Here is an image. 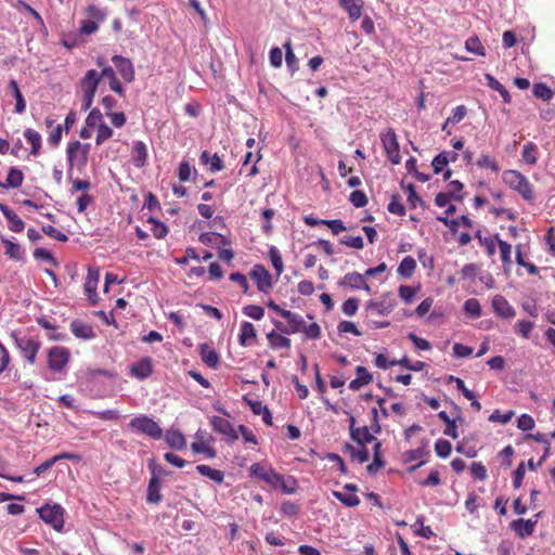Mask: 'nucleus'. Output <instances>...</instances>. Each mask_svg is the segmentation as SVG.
Here are the masks:
<instances>
[{"instance_id": "12", "label": "nucleus", "mask_w": 555, "mask_h": 555, "mask_svg": "<svg viewBox=\"0 0 555 555\" xmlns=\"http://www.w3.org/2000/svg\"><path fill=\"white\" fill-rule=\"evenodd\" d=\"M153 371V362L150 357H144L130 366V375L139 380L149 378Z\"/></svg>"}, {"instance_id": "5", "label": "nucleus", "mask_w": 555, "mask_h": 555, "mask_svg": "<svg viewBox=\"0 0 555 555\" xmlns=\"http://www.w3.org/2000/svg\"><path fill=\"white\" fill-rule=\"evenodd\" d=\"M90 149L91 145L89 143H81L77 140L68 143L66 154L69 163V173L75 165L78 167L87 165Z\"/></svg>"}, {"instance_id": "19", "label": "nucleus", "mask_w": 555, "mask_h": 555, "mask_svg": "<svg viewBox=\"0 0 555 555\" xmlns=\"http://www.w3.org/2000/svg\"><path fill=\"white\" fill-rule=\"evenodd\" d=\"M0 211L8 220L9 229L15 233L24 230V221L5 204L0 203Z\"/></svg>"}, {"instance_id": "2", "label": "nucleus", "mask_w": 555, "mask_h": 555, "mask_svg": "<svg viewBox=\"0 0 555 555\" xmlns=\"http://www.w3.org/2000/svg\"><path fill=\"white\" fill-rule=\"evenodd\" d=\"M128 428L134 434H142L155 440H159L163 437L160 426L145 414L133 417L128 423Z\"/></svg>"}, {"instance_id": "28", "label": "nucleus", "mask_w": 555, "mask_h": 555, "mask_svg": "<svg viewBox=\"0 0 555 555\" xmlns=\"http://www.w3.org/2000/svg\"><path fill=\"white\" fill-rule=\"evenodd\" d=\"M535 521L531 519L519 518L512 522V528L518 533L519 537L526 538L531 535L534 531Z\"/></svg>"}, {"instance_id": "15", "label": "nucleus", "mask_w": 555, "mask_h": 555, "mask_svg": "<svg viewBox=\"0 0 555 555\" xmlns=\"http://www.w3.org/2000/svg\"><path fill=\"white\" fill-rule=\"evenodd\" d=\"M492 307L496 315L503 319H512L516 311L513 306L502 295H495L492 299Z\"/></svg>"}, {"instance_id": "57", "label": "nucleus", "mask_w": 555, "mask_h": 555, "mask_svg": "<svg viewBox=\"0 0 555 555\" xmlns=\"http://www.w3.org/2000/svg\"><path fill=\"white\" fill-rule=\"evenodd\" d=\"M193 172H196V170L188 162H181L179 164L178 177L180 181H190Z\"/></svg>"}, {"instance_id": "46", "label": "nucleus", "mask_w": 555, "mask_h": 555, "mask_svg": "<svg viewBox=\"0 0 555 555\" xmlns=\"http://www.w3.org/2000/svg\"><path fill=\"white\" fill-rule=\"evenodd\" d=\"M191 450L195 454H205L207 459H214L217 454L214 448L206 446L203 441L192 442Z\"/></svg>"}, {"instance_id": "35", "label": "nucleus", "mask_w": 555, "mask_h": 555, "mask_svg": "<svg viewBox=\"0 0 555 555\" xmlns=\"http://www.w3.org/2000/svg\"><path fill=\"white\" fill-rule=\"evenodd\" d=\"M485 79L487 81V86L498 91L501 96L503 98L504 103H509L512 98L507 89L498 80L495 79L491 74H485Z\"/></svg>"}, {"instance_id": "59", "label": "nucleus", "mask_w": 555, "mask_h": 555, "mask_svg": "<svg viewBox=\"0 0 555 555\" xmlns=\"http://www.w3.org/2000/svg\"><path fill=\"white\" fill-rule=\"evenodd\" d=\"M388 211L397 215V216H404L405 215V208L403 204L400 202V198L398 195H392L391 199L387 207Z\"/></svg>"}, {"instance_id": "14", "label": "nucleus", "mask_w": 555, "mask_h": 555, "mask_svg": "<svg viewBox=\"0 0 555 555\" xmlns=\"http://www.w3.org/2000/svg\"><path fill=\"white\" fill-rule=\"evenodd\" d=\"M396 302L392 299H382V300H369L365 305V309L367 312L378 314V315H388L395 308Z\"/></svg>"}, {"instance_id": "10", "label": "nucleus", "mask_w": 555, "mask_h": 555, "mask_svg": "<svg viewBox=\"0 0 555 555\" xmlns=\"http://www.w3.org/2000/svg\"><path fill=\"white\" fill-rule=\"evenodd\" d=\"M250 276L256 282L259 292L268 293L271 289V274L262 264H255L250 271Z\"/></svg>"}, {"instance_id": "48", "label": "nucleus", "mask_w": 555, "mask_h": 555, "mask_svg": "<svg viewBox=\"0 0 555 555\" xmlns=\"http://www.w3.org/2000/svg\"><path fill=\"white\" fill-rule=\"evenodd\" d=\"M532 92H533L534 96H537L543 101L551 100L554 94L552 89L543 82L535 83L533 86Z\"/></svg>"}, {"instance_id": "43", "label": "nucleus", "mask_w": 555, "mask_h": 555, "mask_svg": "<svg viewBox=\"0 0 555 555\" xmlns=\"http://www.w3.org/2000/svg\"><path fill=\"white\" fill-rule=\"evenodd\" d=\"M269 258L274 268L276 275L280 276L284 270V264L280 250L275 246L269 248Z\"/></svg>"}, {"instance_id": "49", "label": "nucleus", "mask_w": 555, "mask_h": 555, "mask_svg": "<svg viewBox=\"0 0 555 555\" xmlns=\"http://www.w3.org/2000/svg\"><path fill=\"white\" fill-rule=\"evenodd\" d=\"M436 454L441 459H447L452 451V444L449 440L438 439L435 443Z\"/></svg>"}, {"instance_id": "64", "label": "nucleus", "mask_w": 555, "mask_h": 555, "mask_svg": "<svg viewBox=\"0 0 555 555\" xmlns=\"http://www.w3.org/2000/svg\"><path fill=\"white\" fill-rule=\"evenodd\" d=\"M358 308H359V299L353 298V297L345 300L341 306L343 312L348 317L354 315L358 311Z\"/></svg>"}, {"instance_id": "33", "label": "nucleus", "mask_w": 555, "mask_h": 555, "mask_svg": "<svg viewBox=\"0 0 555 555\" xmlns=\"http://www.w3.org/2000/svg\"><path fill=\"white\" fill-rule=\"evenodd\" d=\"M24 138L31 146L30 155L37 156L41 149V134L31 128H27L24 131Z\"/></svg>"}, {"instance_id": "7", "label": "nucleus", "mask_w": 555, "mask_h": 555, "mask_svg": "<svg viewBox=\"0 0 555 555\" xmlns=\"http://www.w3.org/2000/svg\"><path fill=\"white\" fill-rule=\"evenodd\" d=\"M380 141L384 151L391 164L398 165L401 162L400 147L397 134L392 128L380 132Z\"/></svg>"}, {"instance_id": "40", "label": "nucleus", "mask_w": 555, "mask_h": 555, "mask_svg": "<svg viewBox=\"0 0 555 555\" xmlns=\"http://www.w3.org/2000/svg\"><path fill=\"white\" fill-rule=\"evenodd\" d=\"M1 241L5 246V255L15 260H22L24 258V253L20 244L4 237H2Z\"/></svg>"}, {"instance_id": "16", "label": "nucleus", "mask_w": 555, "mask_h": 555, "mask_svg": "<svg viewBox=\"0 0 555 555\" xmlns=\"http://www.w3.org/2000/svg\"><path fill=\"white\" fill-rule=\"evenodd\" d=\"M69 327L73 335L77 338L89 340L95 337L93 327L79 319L73 320Z\"/></svg>"}, {"instance_id": "47", "label": "nucleus", "mask_w": 555, "mask_h": 555, "mask_svg": "<svg viewBox=\"0 0 555 555\" xmlns=\"http://www.w3.org/2000/svg\"><path fill=\"white\" fill-rule=\"evenodd\" d=\"M464 311L466 314L477 319L481 315V306L476 298H469L464 302Z\"/></svg>"}, {"instance_id": "62", "label": "nucleus", "mask_w": 555, "mask_h": 555, "mask_svg": "<svg viewBox=\"0 0 555 555\" xmlns=\"http://www.w3.org/2000/svg\"><path fill=\"white\" fill-rule=\"evenodd\" d=\"M112 135L113 130L105 122H101L98 125V134L95 138V143L100 145L105 140L109 139Z\"/></svg>"}, {"instance_id": "30", "label": "nucleus", "mask_w": 555, "mask_h": 555, "mask_svg": "<svg viewBox=\"0 0 555 555\" xmlns=\"http://www.w3.org/2000/svg\"><path fill=\"white\" fill-rule=\"evenodd\" d=\"M341 8H344L351 21L360 18L362 13V0H339Z\"/></svg>"}, {"instance_id": "26", "label": "nucleus", "mask_w": 555, "mask_h": 555, "mask_svg": "<svg viewBox=\"0 0 555 555\" xmlns=\"http://www.w3.org/2000/svg\"><path fill=\"white\" fill-rule=\"evenodd\" d=\"M23 180H24V175L23 172L15 168V167H11L9 172H8V177H7V180L5 182H2L0 181V188H3V189H17L22 185L23 183Z\"/></svg>"}, {"instance_id": "39", "label": "nucleus", "mask_w": 555, "mask_h": 555, "mask_svg": "<svg viewBox=\"0 0 555 555\" xmlns=\"http://www.w3.org/2000/svg\"><path fill=\"white\" fill-rule=\"evenodd\" d=\"M429 454L428 451V441H424L423 444L414 450L406 451L404 453V461L405 462H413V461H422L425 456Z\"/></svg>"}, {"instance_id": "61", "label": "nucleus", "mask_w": 555, "mask_h": 555, "mask_svg": "<svg viewBox=\"0 0 555 555\" xmlns=\"http://www.w3.org/2000/svg\"><path fill=\"white\" fill-rule=\"evenodd\" d=\"M339 243L341 245H346V246L354 248V249H362L363 246H364L363 238L360 235H358V236H349V235L343 236L339 240Z\"/></svg>"}, {"instance_id": "17", "label": "nucleus", "mask_w": 555, "mask_h": 555, "mask_svg": "<svg viewBox=\"0 0 555 555\" xmlns=\"http://www.w3.org/2000/svg\"><path fill=\"white\" fill-rule=\"evenodd\" d=\"M100 279L99 269L88 268V274L85 282V292L89 300L95 304L98 300L96 287Z\"/></svg>"}, {"instance_id": "34", "label": "nucleus", "mask_w": 555, "mask_h": 555, "mask_svg": "<svg viewBox=\"0 0 555 555\" xmlns=\"http://www.w3.org/2000/svg\"><path fill=\"white\" fill-rule=\"evenodd\" d=\"M351 439L359 446H365L376 440L374 435L370 433L367 426L359 427L357 430H352Z\"/></svg>"}, {"instance_id": "51", "label": "nucleus", "mask_w": 555, "mask_h": 555, "mask_svg": "<svg viewBox=\"0 0 555 555\" xmlns=\"http://www.w3.org/2000/svg\"><path fill=\"white\" fill-rule=\"evenodd\" d=\"M522 159L529 164L534 165L538 160L537 158V145L532 142H529L524 145L522 149Z\"/></svg>"}, {"instance_id": "6", "label": "nucleus", "mask_w": 555, "mask_h": 555, "mask_svg": "<svg viewBox=\"0 0 555 555\" xmlns=\"http://www.w3.org/2000/svg\"><path fill=\"white\" fill-rule=\"evenodd\" d=\"M11 337L22 356L30 363L36 362L37 353L40 349V343L28 336H21L17 332H12Z\"/></svg>"}, {"instance_id": "22", "label": "nucleus", "mask_w": 555, "mask_h": 555, "mask_svg": "<svg viewBox=\"0 0 555 555\" xmlns=\"http://www.w3.org/2000/svg\"><path fill=\"white\" fill-rule=\"evenodd\" d=\"M165 442L169 448L175 450H183L186 447L184 435L178 429H169L164 436Z\"/></svg>"}, {"instance_id": "52", "label": "nucleus", "mask_w": 555, "mask_h": 555, "mask_svg": "<svg viewBox=\"0 0 555 555\" xmlns=\"http://www.w3.org/2000/svg\"><path fill=\"white\" fill-rule=\"evenodd\" d=\"M449 164V157L446 151L436 155L431 162L434 172L436 175L442 172L443 168Z\"/></svg>"}, {"instance_id": "60", "label": "nucleus", "mask_w": 555, "mask_h": 555, "mask_svg": "<svg viewBox=\"0 0 555 555\" xmlns=\"http://www.w3.org/2000/svg\"><path fill=\"white\" fill-rule=\"evenodd\" d=\"M243 313L254 320H261L264 315V310L260 306L248 305L243 308Z\"/></svg>"}, {"instance_id": "13", "label": "nucleus", "mask_w": 555, "mask_h": 555, "mask_svg": "<svg viewBox=\"0 0 555 555\" xmlns=\"http://www.w3.org/2000/svg\"><path fill=\"white\" fill-rule=\"evenodd\" d=\"M112 62L126 82H132L134 80V67L129 59L121 55H114Z\"/></svg>"}, {"instance_id": "32", "label": "nucleus", "mask_w": 555, "mask_h": 555, "mask_svg": "<svg viewBox=\"0 0 555 555\" xmlns=\"http://www.w3.org/2000/svg\"><path fill=\"white\" fill-rule=\"evenodd\" d=\"M282 318L287 321L289 332L298 333L304 328L305 320L297 313H294L289 310L282 312Z\"/></svg>"}, {"instance_id": "29", "label": "nucleus", "mask_w": 555, "mask_h": 555, "mask_svg": "<svg viewBox=\"0 0 555 555\" xmlns=\"http://www.w3.org/2000/svg\"><path fill=\"white\" fill-rule=\"evenodd\" d=\"M345 452H347L352 460L358 461L360 464L367 462L370 459V452L365 446H359V448H357L350 443H346Z\"/></svg>"}, {"instance_id": "56", "label": "nucleus", "mask_w": 555, "mask_h": 555, "mask_svg": "<svg viewBox=\"0 0 555 555\" xmlns=\"http://www.w3.org/2000/svg\"><path fill=\"white\" fill-rule=\"evenodd\" d=\"M349 201L356 208H362L367 204V196L363 191L356 190L350 193Z\"/></svg>"}, {"instance_id": "18", "label": "nucleus", "mask_w": 555, "mask_h": 555, "mask_svg": "<svg viewBox=\"0 0 555 555\" xmlns=\"http://www.w3.org/2000/svg\"><path fill=\"white\" fill-rule=\"evenodd\" d=\"M101 76L95 69H89L80 81L82 93L95 94Z\"/></svg>"}, {"instance_id": "36", "label": "nucleus", "mask_w": 555, "mask_h": 555, "mask_svg": "<svg viewBox=\"0 0 555 555\" xmlns=\"http://www.w3.org/2000/svg\"><path fill=\"white\" fill-rule=\"evenodd\" d=\"M196 470L205 477H208L216 483H222L224 479V473L222 470L212 468L205 464H199L196 466Z\"/></svg>"}, {"instance_id": "4", "label": "nucleus", "mask_w": 555, "mask_h": 555, "mask_svg": "<svg viewBox=\"0 0 555 555\" xmlns=\"http://www.w3.org/2000/svg\"><path fill=\"white\" fill-rule=\"evenodd\" d=\"M39 518L47 525L51 526L55 531L61 532L64 528L65 509L57 503H46L37 508Z\"/></svg>"}, {"instance_id": "41", "label": "nucleus", "mask_w": 555, "mask_h": 555, "mask_svg": "<svg viewBox=\"0 0 555 555\" xmlns=\"http://www.w3.org/2000/svg\"><path fill=\"white\" fill-rule=\"evenodd\" d=\"M498 246L500 248L501 260L504 266L512 264V246L507 242L500 238L499 234L495 235Z\"/></svg>"}, {"instance_id": "9", "label": "nucleus", "mask_w": 555, "mask_h": 555, "mask_svg": "<svg viewBox=\"0 0 555 555\" xmlns=\"http://www.w3.org/2000/svg\"><path fill=\"white\" fill-rule=\"evenodd\" d=\"M249 474L253 478L260 479L272 488H279V481H282L281 474L276 473L272 467L264 466L260 463L251 464Z\"/></svg>"}, {"instance_id": "20", "label": "nucleus", "mask_w": 555, "mask_h": 555, "mask_svg": "<svg viewBox=\"0 0 555 555\" xmlns=\"http://www.w3.org/2000/svg\"><path fill=\"white\" fill-rule=\"evenodd\" d=\"M162 482L160 478L153 474L147 485L146 502L149 504H159L163 500L160 493Z\"/></svg>"}, {"instance_id": "8", "label": "nucleus", "mask_w": 555, "mask_h": 555, "mask_svg": "<svg viewBox=\"0 0 555 555\" xmlns=\"http://www.w3.org/2000/svg\"><path fill=\"white\" fill-rule=\"evenodd\" d=\"M70 359L69 350L63 346H54L48 350V367L61 373L65 370Z\"/></svg>"}, {"instance_id": "58", "label": "nucleus", "mask_w": 555, "mask_h": 555, "mask_svg": "<svg viewBox=\"0 0 555 555\" xmlns=\"http://www.w3.org/2000/svg\"><path fill=\"white\" fill-rule=\"evenodd\" d=\"M513 416H514L513 411H507L505 413H502L500 410H494L489 416V422L507 424L512 420Z\"/></svg>"}, {"instance_id": "21", "label": "nucleus", "mask_w": 555, "mask_h": 555, "mask_svg": "<svg viewBox=\"0 0 555 555\" xmlns=\"http://www.w3.org/2000/svg\"><path fill=\"white\" fill-rule=\"evenodd\" d=\"M147 147L143 141H134L131 151V160L135 168H143L146 165Z\"/></svg>"}, {"instance_id": "53", "label": "nucleus", "mask_w": 555, "mask_h": 555, "mask_svg": "<svg viewBox=\"0 0 555 555\" xmlns=\"http://www.w3.org/2000/svg\"><path fill=\"white\" fill-rule=\"evenodd\" d=\"M149 222L152 223L151 231H152L154 237L164 238L168 234V227L165 223H163L152 217L149 219Z\"/></svg>"}, {"instance_id": "3", "label": "nucleus", "mask_w": 555, "mask_h": 555, "mask_svg": "<svg viewBox=\"0 0 555 555\" xmlns=\"http://www.w3.org/2000/svg\"><path fill=\"white\" fill-rule=\"evenodd\" d=\"M85 12L87 18L80 22L79 33L90 36L99 30L100 25L106 20L107 12L94 4H89Z\"/></svg>"}, {"instance_id": "24", "label": "nucleus", "mask_w": 555, "mask_h": 555, "mask_svg": "<svg viewBox=\"0 0 555 555\" xmlns=\"http://www.w3.org/2000/svg\"><path fill=\"white\" fill-rule=\"evenodd\" d=\"M199 356L202 361L210 369H217L220 357L217 351L207 344L199 345Z\"/></svg>"}, {"instance_id": "63", "label": "nucleus", "mask_w": 555, "mask_h": 555, "mask_svg": "<svg viewBox=\"0 0 555 555\" xmlns=\"http://www.w3.org/2000/svg\"><path fill=\"white\" fill-rule=\"evenodd\" d=\"M42 232L46 235H48V236H50V237H52V238H54V240H56L59 242H67L68 241V236L65 233L59 231L53 225H43L42 227Z\"/></svg>"}, {"instance_id": "55", "label": "nucleus", "mask_w": 555, "mask_h": 555, "mask_svg": "<svg viewBox=\"0 0 555 555\" xmlns=\"http://www.w3.org/2000/svg\"><path fill=\"white\" fill-rule=\"evenodd\" d=\"M279 487L286 494H293L297 490V481L293 476L284 477L282 475V481H279Z\"/></svg>"}, {"instance_id": "25", "label": "nucleus", "mask_w": 555, "mask_h": 555, "mask_svg": "<svg viewBox=\"0 0 555 555\" xmlns=\"http://www.w3.org/2000/svg\"><path fill=\"white\" fill-rule=\"evenodd\" d=\"M256 339L255 326L247 321L241 323L238 341L242 346H250Z\"/></svg>"}, {"instance_id": "37", "label": "nucleus", "mask_w": 555, "mask_h": 555, "mask_svg": "<svg viewBox=\"0 0 555 555\" xmlns=\"http://www.w3.org/2000/svg\"><path fill=\"white\" fill-rule=\"evenodd\" d=\"M415 269H416L415 259L411 256H406L401 260V262L397 269V272L402 278L409 279L413 275Z\"/></svg>"}, {"instance_id": "11", "label": "nucleus", "mask_w": 555, "mask_h": 555, "mask_svg": "<svg viewBox=\"0 0 555 555\" xmlns=\"http://www.w3.org/2000/svg\"><path fill=\"white\" fill-rule=\"evenodd\" d=\"M210 425L212 429L224 437H227L229 442H233L238 438L236 430L233 425L224 417L221 416H212L210 418Z\"/></svg>"}, {"instance_id": "23", "label": "nucleus", "mask_w": 555, "mask_h": 555, "mask_svg": "<svg viewBox=\"0 0 555 555\" xmlns=\"http://www.w3.org/2000/svg\"><path fill=\"white\" fill-rule=\"evenodd\" d=\"M99 75L101 76V79H103V78L108 79L109 88L112 91L116 92L120 96L125 95V89H124L122 85L120 83V81L117 79L116 74L112 66H104L101 70V73H99Z\"/></svg>"}, {"instance_id": "54", "label": "nucleus", "mask_w": 555, "mask_h": 555, "mask_svg": "<svg viewBox=\"0 0 555 555\" xmlns=\"http://www.w3.org/2000/svg\"><path fill=\"white\" fill-rule=\"evenodd\" d=\"M476 165L479 168H487L493 172H498L500 170L498 163L493 158H491L488 154H481L480 157L478 158Z\"/></svg>"}, {"instance_id": "27", "label": "nucleus", "mask_w": 555, "mask_h": 555, "mask_svg": "<svg viewBox=\"0 0 555 555\" xmlns=\"http://www.w3.org/2000/svg\"><path fill=\"white\" fill-rule=\"evenodd\" d=\"M199 160L204 165H209V170L211 172H217L223 169L224 165L222 159L218 156V154H211L208 151H203Z\"/></svg>"}, {"instance_id": "44", "label": "nucleus", "mask_w": 555, "mask_h": 555, "mask_svg": "<svg viewBox=\"0 0 555 555\" xmlns=\"http://www.w3.org/2000/svg\"><path fill=\"white\" fill-rule=\"evenodd\" d=\"M465 48L468 52L485 56L486 55V49L482 46L481 41L478 37H469L465 42Z\"/></svg>"}, {"instance_id": "31", "label": "nucleus", "mask_w": 555, "mask_h": 555, "mask_svg": "<svg viewBox=\"0 0 555 555\" xmlns=\"http://www.w3.org/2000/svg\"><path fill=\"white\" fill-rule=\"evenodd\" d=\"M364 278V274L359 272H349L338 281V285L343 287H349L351 289H360V285Z\"/></svg>"}, {"instance_id": "38", "label": "nucleus", "mask_w": 555, "mask_h": 555, "mask_svg": "<svg viewBox=\"0 0 555 555\" xmlns=\"http://www.w3.org/2000/svg\"><path fill=\"white\" fill-rule=\"evenodd\" d=\"M267 338L272 348L275 349H288L291 347V339L275 333L274 331L267 334Z\"/></svg>"}, {"instance_id": "42", "label": "nucleus", "mask_w": 555, "mask_h": 555, "mask_svg": "<svg viewBox=\"0 0 555 555\" xmlns=\"http://www.w3.org/2000/svg\"><path fill=\"white\" fill-rule=\"evenodd\" d=\"M333 496L347 507H354L360 504V499L354 493H343L340 491H333Z\"/></svg>"}, {"instance_id": "1", "label": "nucleus", "mask_w": 555, "mask_h": 555, "mask_svg": "<svg viewBox=\"0 0 555 555\" xmlns=\"http://www.w3.org/2000/svg\"><path fill=\"white\" fill-rule=\"evenodd\" d=\"M503 182L516 191L525 201L533 202L534 192L526 176L517 170H505L502 175Z\"/></svg>"}, {"instance_id": "50", "label": "nucleus", "mask_w": 555, "mask_h": 555, "mask_svg": "<svg viewBox=\"0 0 555 555\" xmlns=\"http://www.w3.org/2000/svg\"><path fill=\"white\" fill-rule=\"evenodd\" d=\"M463 188H464V185L461 181L453 180V181L449 182L448 192H446V193L449 194L450 197L454 201H462L464 197L462 194Z\"/></svg>"}, {"instance_id": "45", "label": "nucleus", "mask_w": 555, "mask_h": 555, "mask_svg": "<svg viewBox=\"0 0 555 555\" xmlns=\"http://www.w3.org/2000/svg\"><path fill=\"white\" fill-rule=\"evenodd\" d=\"M286 65L292 73L298 69V60L293 51L291 41L284 43Z\"/></svg>"}]
</instances>
